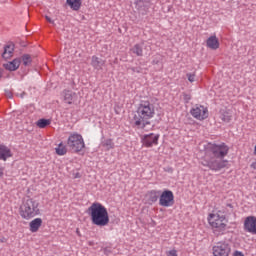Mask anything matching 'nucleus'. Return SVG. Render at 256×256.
Wrapping results in <instances>:
<instances>
[{
    "label": "nucleus",
    "mask_w": 256,
    "mask_h": 256,
    "mask_svg": "<svg viewBox=\"0 0 256 256\" xmlns=\"http://www.w3.org/2000/svg\"><path fill=\"white\" fill-rule=\"evenodd\" d=\"M228 154V146L224 143L206 145L204 156L201 158V165L209 170L218 172L227 166V160H224Z\"/></svg>",
    "instance_id": "nucleus-1"
},
{
    "label": "nucleus",
    "mask_w": 256,
    "mask_h": 256,
    "mask_svg": "<svg viewBox=\"0 0 256 256\" xmlns=\"http://www.w3.org/2000/svg\"><path fill=\"white\" fill-rule=\"evenodd\" d=\"M155 116V107L148 101H142L137 107L136 114L133 117V124L137 129H145L149 125V120Z\"/></svg>",
    "instance_id": "nucleus-2"
},
{
    "label": "nucleus",
    "mask_w": 256,
    "mask_h": 256,
    "mask_svg": "<svg viewBox=\"0 0 256 256\" xmlns=\"http://www.w3.org/2000/svg\"><path fill=\"white\" fill-rule=\"evenodd\" d=\"M88 214L91 217V222L97 227H106L109 225L110 218L107 208L98 202L92 203L88 208Z\"/></svg>",
    "instance_id": "nucleus-3"
},
{
    "label": "nucleus",
    "mask_w": 256,
    "mask_h": 256,
    "mask_svg": "<svg viewBox=\"0 0 256 256\" xmlns=\"http://www.w3.org/2000/svg\"><path fill=\"white\" fill-rule=\"evenodd\" d=\"M40 213L38 201L29 197L24 198L22 205H20V217L29 220L38 216Z\"/></svg>",
    "instance_id": "nucleus-4"
},
{
    "label": "nucleus",
    "mask_w": 256,
    "mask_h": 256,
    "mask_svg": "<svg viewBox=\"0 0 256 256\" xmlns=\"http://www.w3.org/2000/svg\"><path fill=\"white\" fill-rule=\"evenodd\" d=\"M208 223L211 225L212 230H214L215 235H221L227 227V219L224 215L219 213H209Z\"/></svg>",
    "instance_id": "nucleus-5"
},
{
    "label": "nucleus",
    "mask_w": 256,
    "mask_h": 256,
    "mask_svg": "<svg viewBox=\"0 0 256 256\" xmlns=\"http://www.w3.org/2000/svg\"><path fill=\"white\" fill-rule=\"evenodd\" d=\"M67 145L72 151L78 153L85 148L83 136L78 133H71L68 137Z\"/></svg>",
    "instance_id": "nucleus-6"
},
{
    "label": "nucleus",
    "mask_w": 256,
    "mask_h": 256,
    "mask_svg": "<svg viewBox=\"0 0 256 256\" xmlns=\"http://www.w3.org/2000/svg\"><path fill=\"white\" fill-rule=\"evenodd\" d=\"M231 253V246L226 241L215 243L212 247V254L214 256H229Z\"/></svg>",
    "instance_id": "nucleus-7"
},
{
    "label": "nucleus",
    "mask_w": 256,
    "mask_h": 256,
    "mask_svg": "<svg viewBox=\"0 0 256 256\" xmlns=\"http://www.w3.org/2000/svg\"><path fill=\"white\" fill-rule=\"evenodd\" d=\"M191 115L198 121H203L208 118V108L204 105L196 104L191 108Z\"/></svg>",
    "instance_id": "nucleus-8"
},
{
    "label": "nucleus",
    "mask_w": 256,
    "mask_h": 256,
    "mask_svg": "<svg viewBox=\"0 0 256 256\" xmlns=\"http://www.w3.org/2000/svg\"><path fill=\"white\" fill-rule=\"evenodd\" d=\"M175 203L174 196L171 190H165L159 197V205L162 207H171Z\"/></svg>",
    "instance_id": "nucleus-9"
},
{
    "label": "nucleus",
    "mask_w": 256,
    "mask_h": 256,
    "mask_svg": "<svg viewBox=\"0 0 256 256\" xmlns=\"http://www.w3.org/2000/svg\"><path fill=\"white\" fill-rule=\"evenodd\" d=\"M159 134L150 133L142 136V144L144 147L150 148L158 145Z\"/></svg>",
    "instance_id": "nucleus-10"
},
{
    "label": "nucleus",
    "mask_w": 256,
    "mask_h": 256,
    "mask_svg": "<svg viewBox=\"0 0 256 256\" xmlns=\"http://www.w3.org/2000/svg\"><path fill=\"white\" fill-rule=\"evenodd\" d=\"M244 231L256 235V216H248L244 219Z\"/></svg>",
    "instance_id": "nucleus-11"
},
{
    "label": "nucleus",
    "mask_w": 256,
    "mask_h": 256,
    "mask_svg": "<svg viewBox=\"0 0 256 256\" xmlns=\"http://www.w3.org/2000/svg\"><path fill=\"white\" fill-rule=\"evenodd\" d=\"M106 64V61L98 58L97 56H92L91 58V66L95 69V70H101L103 69V66Z\"/></svg>",
    "instance_id": "nucleus-12"
},
{
    "label": "nucleus",
    "mask_w": 256,
    "mask_h": 256,
    "mask_svg": "<svg viewBox=\"0 0 256 256\" xmlns=\"http://www.w3.org/2000/svg\"><path fill=\"white\" fill-rule=\"evenodd\" d=\"M206 47L217 50L220 47V42H218V38L215 35H212L211 37L206 40Z\"/></svg>",
    "instance_id": "nucleus-13"
},
{
    "label": "nucleus",
    "mask_w": 256,
    "mask_h": 256,
    "mask_svg": "<svg viewBox=\"0 0 256 256\" xmlns=\"http://www.w3.org/2000/svg\"><path fill=\"white\" fill-rule=\"evenodd\" d=\"M14 50L15 46L13 44H8L4 46V51L1 54V57H3L4 60H9L11 57H13Z\"/></svg>",
    "instance_id": "nucleus-14"
},
{
    "label": "nucleus",
    "mask_w": 256,
    "mask_h": 256,
    "mask_svg": "<svg viewBox=\"0 0 256 256\" xmlns=\"http://www.w3.org/2000/svg\"><path fill=\"white\" fill-rule=\"evenodd\" d=\"M21 66V59H14L12 62L4 64V69L7 71H16Z\"/></svg>",
    "instance_id": "nucleus-15"
},
{
    "label": "nucleus",
    "mask_w": 256,
    "mask_h": 256,
    "mask_svg": "<svg viewBox=\"0 0 256 256\" xmlns=\"http://www.w3.org/2000/svg\"><path fill=\"white\" fill-rule=\"evenodd\" d=\"M42 226V219L41 218H35V220H32L29 223V227H30V232L32 233H36L39 231V229Z\"/></svg>",
    "instance_id": "nucleus-16"
},
{
    "label": "nucleus",
    "mask_w": 256,
    "mask_h": 256,
    "mask_svg": "<svg viewBox=\"0 0 256 256\" xmlns=\"http://www.w3.org/2000/svg\"><path fill=\"white\" fill-rule=\"evenodd\" d=\"M159 196H161V190H150L146 195L147 199L152 203L157 202L160 198Z\"/></svg>",
    "instance_id": "nucleus-17"
},
{
    "label": "nucleus",
    "mask_w": 256,
    "mask_h": 256,
    "mask_svg": "<svg viewBox=\"0 0 256 256\" xmlns=\"http://www.w3.org/2000/svg\"><path fill=\"white\" fill-rule=\"evenodd\" d=\"M12 157V152L6 146L0 145V160L6 161Z\"/></svg>",
    "instance_id": "nucleus-18"
},
{
    "label": "nucleus",
    "mask_w": 256,
    "mask_h": 256,
    "mask_svg": "<svg viewBox=\"0 0 256 256\" xmlns=\"http://www.w3.org/2000/svg\"><path fill=\"white\" fill-rule=\"evenodd\" d=\"M66 5L74 11H79L82 5L81 0H66Z\"/></svg>",
    "instance_id": "nucleus-19"
},
{
    "label": "nucleus",
    "mask_w": 256,
    "mask_h": 256,
    "mask_svg": "<svg viewBox=\"0 0 256 256\" xmlns=\"http://www.w3.org/2000/svg\"><path fill=\"white\" fill-rule=\"evenodd\" d=\"M62 95L64 96V101L66 104L71 105L72 100H74V92H71L70 90H65Z\"/></svg>",
    "instance_id": "nucleus-20"
},
{
    "label": "nucleus",
    "mask_w": 256,
    "mask_h": 256,
    "mask_svg": "<svg viewBox=\"0 0 256 256\" xmlns=\"http://www.w3.org/2000/svg\"><path fill=\"white\" fill-rule=\"evenodd\" d=\"M131 53L136 55L137 57L143 56V45L142 44H136L130 49Z\"/></svg>",
    "instance_id": "nucleus-21"
},
{
    "label": "nucleus",
    "mask_w": 256,
    "mask_h": 256,
    "mask_svg": "<svg viewBox=\"0 0 256 256\" xmlns=\"http://www.w3.org/2000/svg\"><path fill=\"white\" fill-rule=\"evenodd\" d=\"M101 145L107 151L114 149V142L112 139H105L104 141H102Z\"/></svg>",
    "instance_id": "nucleus-22"
},
{
    "label": "nucleus",
    "mask_w": 256,
    "mask_h": 256,
    "mask_svg": "<svg viewBox=\"0 0 256 256\" xmlns=\"http://www.w3.org/2000/svg\"><path fill=\"white\" fill-rule=\"evenodd\" d=\"M56 155L64 156L67 154V147L63 143H59L58 147L55 148Z\"/></svg>",
    "instance_id": "nucleus-23"
},
{
    "label": "nucleus",
    "mask_w": 256,
    "mask_h": 256,
    "mask_svg": "<svg viewBox=\"0 0 256 256\" xmlns=\"http://www.w3.org/2000/svg\"><path fill=\"white\" fill-rule=\"evenodd\" d=\"M137 10L139 11V15L145 16L149 11V7H147L143 2L137 4Z\"/></svg>",
    "instance_id": "nucleus-24"
},
{
    "label": "nucleus",
    "mask_w": 256,
    "mask_h": 256,
    "mask_svg": "<svg viewBox=\"0 0 256 256\" xmlns=\"http://www.w3.org/2000/svg\"><path fill=\"white\" fill-rule=\"evenodd\" d=\"M220 119L224 123H230L231 115H230V113H228V112H226L224 110H221Z\"/></svg>",
    "instance_id": "nucleus-25"
},
{
    "label": "nucleus",
    "mask_w": 256,
    "mask_h": 256,
    "mask_svg": "<svg viewBox=\"0 0 256 256\" xmlns=\"http://www.w3.org/2000/svg\"><path fill=\"white\" fill-rule=\"evenodd\" d=\"M51 124V121L45 118L39 119V121L36 123V125L40 128V129H44L45 127H47L48 125Z\"/></svg>",
    "instance_id": "nucleus-26"
},
{
    "label": "nucleus",
    "mask_w": 256,
    "mask_h": 256,
    "mask_svg": "<svg viewBox=\"0 0 256 256\" xmlns=\"http://www.w3.org/2000/svg\"><path fill=\"white\" fill-rule=\"evenodd\" d=\"M22 63L25 67L31 64V56L29 55L22 56Z\"/></svg>",
    "instance_id": "nucleus-27"
},
{
    "label": "nucleus",
    "mask_w": 256,
    "mask_h": 256,
    "mask_svg": "<svg viewBox=\"0 0 256 256\" xmlns=\"http://www.w3.org/2000/svg\"><path fill=\"white\" fill-rule=\"evenodd\" d=\"M166 256H178V252L175 249H172L166 252Z\"/></svg>",
    "instance_id": "nucleus-28"
},
{
    "label": "nucleus",
    "mask_w": 256,
    "mask_h": 256,
    "mask_svg": "<svg viewBox=\"0 0 256 256\" xmlns=\"http://www.w3.org/2000/svg\"><path fill=\"white\" fill-rule=\"evenodd\" d=\"M186 77H188L189 82H195V74H186Z\"/></svg>",
    "instance_id": "nucleus-29"
},
{
    "label": "nucleus",
    "mask_w": 256,
    "mask_h": 256,
    "mask_svg": "<svg viewBox=\"0 0 256 256\" xmlns=\"http://www.w3.org/2000/svg\"><path fill=\"white\" fill-rule=\"evenodd\" d=\"M191 98V94H183V100H185V103H189Z\"/></svg>",
    "instance_id": "nucleus-30"
},
{
    "label": "nucleus",
    "mask_w": 256,
    "mask_h": 256,
    "mask_svg": "<svg viewBox=\"0 0 256 256\" xmlns=\"http://www.w3.org/2000/svg\"><path fill=\"white\" fill-rule=\"evenodd\" d=\"M6 97L9 98V99H12L13 98L12 92L7 91L6 92Z\"/></svg>",
    "instance_id": "nucleus-31"
},
{
    "label": "nucleus",
    "mask_w": 256,
    "mask_h": 256,
    "mask_svg": "<svg viewBox=\"0 0 256 256\" xmlns=\"http://www.w3.org/2000/svg\"><path fill=\"white\" fill-rule=\"evenodd\" d=\"M234 256H244V254L241 253L240 251H235Z\"/></svg>",
    "instance_id": "nucleus-32"
},
{
    "label": "nucleus",
    "mask_w": 256,
    "mask_h": 256,
    "mask_svg": "<svg viewBox=\"0 0 256 256\" xmlns=\"http://www.w3.org/2000/svg\"><path fill=\"white\" fill-rule=\"evenodd\" d=\"M46 21H48V22H49V24H54V21H53V20H51V18H50V17H48V16H46Z\"/></svg>",
    "instance_id": "nucleus-33"
},
{
    "label": "nucleus",
    "mask_w": 256,
    "mask_h": 256,
    "mask_svg": "<svg viewBox=\"0 0 256 256\" xmlns=\"http://www.w3.org/2000/svg\"><path fill=\"white\" fill-rule=\"evenodd\" d=\"M4 171H5V169H4V168H0V178H2V177H3V175H4Z\"/></svg>",
    "instance_id": "nucleus-34"
},
{
    "label": "nucleus",
    "mask_w": 256,
    "mask_h": 256,
    "mask_svg": "<svg viewBox=\"0 0 256 256\" xmlns=\"http://www.w3.org/2000/svg\"><path fill=\"white\" fill-rule=\"evenodd\" d=\"M131 71L139 73V71L136 70V68H131Z\"/></svg>",
    "instance_id": "nucleus-35"
},
{
    "label": "nucleus",
    "mask_w": 256,
    "mask_h": 256,
    "mask_svg": "<svg viewBox=\"0 0 256 256\" xmlns=\"http://www.w3.org/2000/svg\"><path fill=\"white\" fill-rule=\"evenodd\" d=\"M251 168H254V169H256V163H254V164H251Z\"/></svg>",
    "instance_id": "nucleus-36"
},
{
    "label": "nucleus",
    "mask_w": 256,
    "mask_h": 256,
    "mask_svg": "<svg viewBox=\"0 0 256 256\" xmlns=\"http://www.w3.org/2000/svg\"><path fill=\"white\" fill-rule=\"evenodd\" d=\"M76 234L80 236V230L76 229Z\"/></svg>",
    "instance_id": "nucleus-37"
},
{
    "label": "nucleus",
    "mask_w": 256,
    "mask_h": 256,
    "mask_svg": "<svg viewBox=\"0 0 256 256\" xmlns=\"http://www.w3.org/2000/svg\"><path fill=\"white\" fill-rule=\"evenodd\" d=\"M254 155L256 156V146H254Z\"/></svg>",
    "instance_id": "nucleus-38"
}]
</instances>
